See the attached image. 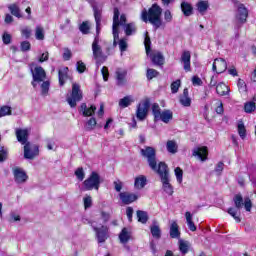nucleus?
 Listing matches in <instances>:
<instances>
[{"mask_svg": "<svg viewBox=\"0 0 256 256\" xmlns=\"http://www.w3.org/2000/svg\"><path fill=\"white\" fill-rule=\"evenodd\" d=\"M140 153L142 157L147 159L150 169L160 177L163 191L167 195H173V185H171L169 180V166L163 161L157 164V150L154 147L146 146L145 149L140 150Z\"/></svg>", "mask_w": 256, "mask_h": 256, "instance_id": "obj_1", "label": "nucleus"}, {"mask_svg": "<svg viewBox=\"0 0 256 256\" xmlns=\"http://www.w3.org/2000/svg\"><path fill=\"white\" fill-rule=\"evenodd\" d=\"M161 15H163V9L161 8V6H159V4L154 3L148 9V11L147 9L142 10L141 17L144 23H147L149 21V23L153 25L155 31H157V29H160V27L165 26L163 19H161Z\"/></svg>", "mask_w": 256, "mask_h": 256, "instance_id": "obj_2", "label": "nucleus"}, {"mask_svg": "<svg viewBox=\"0 0 256 256\" xmlns=\"http://www.w3.org/2000/svg\"><path fill=\"white\" fill-rule=\"evenodd\" d=\"M233 203H234V207L228 208L227 213L228 215L233 217L236 223H241V212L239 211H241L243 207L246 211L248 212L251 211L253 207V203L249 198H245L243 200V196L241 194H236L233 197Z\"/></svg>", "mask_w": 256, "mask_h": 256, "instance_id": "obj_3", "label": "nucleus"}, {"mask_svg": "<svg viewBox=\"0 0 256 256\" xmlns=\"http://www.w3.org/2000/svg\"><path fill=\"white\" fill-rule=\"evenodd\" d=\"M34 67V68H33ZM30 73L32 75V87H37L38 83H43L45 79H47V72L41 66H35V63L29 64Z\"/></svg>", "mask_w": 256, "mask_h": 256, "instance_id": "obj_4", "label": "nucleus"}, {"mask_svg": "<svg viewBox=\"0 0 256 256\" xmlns=\"http://www.w3.org/2000/svg\"><path fill=\"white\" fill-rule=\"evenodd\" d=\"M119 8H114V16H113V25H112V34L114 37V45H117V40H119V25H125L127 23V17L125 14L120 16L119 20Z\"/></svg>", "mask_w": 256, "mask_h": 256, "instance_id": "obj_5", "label": "nucleus"}, {"mask_svg": "<svg viewBox=\"0 0 256 256\" xmlns=\"http://www.w3.org/2000/svg\"><path fill=\"white\" fill-rule=\"evenodd\" d=\"M101 187V175L99 173L92 171L89 177L83 182L84 191H99Z\"/></svg>", "mask_w": 256, "mask_h": 256, "instance_id": "obj_6", "label": "nucleus"}, {"mask_svg": "<svg viewBox=\"0 0 256 256\" xmlns=\"http://www.w3.org/2000/svg\"><path fill=\"white\" fill-rule=\"evenodd\" d=\"M66 101L72 109L77 107V103L83 101V91L81 90V85L77 82L72 83V92Z\"/></svg>", "mask_w": 256, "mask_h": 256, "instance_id": "obj_7", "label": "nucleus"}, {"mask_svg": "<svg viewBox=\"0 0 256 256\" xmlns=\"http://www.w3.org/2000/svg\"><path fill=\"white\" fill-rule=\"evenodd\" d=\"M152 114L155 122L162 121L163 123H169L173 119V112L171 110L161 112V107L157 103L152 105Z\"/></svg>", "mask_w": 256, "mask_h": 256, "instance_id": "obj_8", "label": "nucleus"}, {"mask_svg": "<svg viewBox=\"0 0 256 256\" xmlns=\"http://www.w3.org/2000/svg\"><path fill=\"white\" fill-rule=\"evenodd\" d=\"M151 108V99L145 98L141 103L137 105L136 117L138 121H145L149 115V109Z\"/></svg>", "mask_w": 256, "mask_h": 256, "instance_id": "obj_9", "label": "nucleus"}, {"mask_svg": "<svg viewBox=\"0 0 256 256\" xmlns=\"http://www.w3.org/2000/svg\"><path fill=\"white\" fill-rule=\"evenodd\" d=\"M39 155V145L27 142L24 144V159L33 160Z\"/></svg>", "mask_w": 256, "mask_h": 256, "instance_id": "obj_10", "label": "nucleus"}, {"mask_svg": "<svg viewBox=\"0 0 256 256\" xmlns=\"http://www.w3.org/2000/svg\"><path fill=\"white\" fill-rule=\"evenodd\" d=\"M93 231L96 233L98 243H105L109 237V227L102 225L101 227L94 226Z\"/></svg>", "mask_w": 256, "mask_h": 256, "instance_id": "obj_11", "label": "nucleus"}, {"mask_svg": "<svg viewBox=\"0 0 256 256\" xmlns=\"http://www.w3.org/2000/svg\"><path fill=\"white\" fill-rule=\"evenodd\" d=\"M92 53H93V57L96 61H106L107 60V56L103 55V49L101 48V46L99 45V41L98 39H94L92 42Z\"/></svg>", "mask_w": 256, "mask_h": 256, "instance_id": "obj_12", "label": "nucleus"}, {"mask_svg": "<svg viewBox=\"0 0 256 256\" xmlns=\"http://www.w3.org/2000/svg\"><path fill=\"white\" fill-rule=\"evenodd\" d=\"M119 197L123 205H131L139 199V195L133 192H120Z\"/></svg>", "mask_w": 256, "mask_h": 256, "instance_id": "obj_13", "label": "nucleus"}, {"mask_svg": "<svg viewBox=\"0 0 256 256\" xmlns=\"http://www.w3.org/2000/svg\"><path fill=\"white\" fill-rule=\"evenodd\" d=\"M212 71L221 74L227 71V61L223 58H216L212 64Z\"/></svg>", "mask_w": 256, "mask_h": 256, "instance_id": "obj_14", "label": "nucleus"}, {"mask_svg": "<svg viewBox=\"0 0 256 256\" xmlns=\"http://www.w3.org/2000/svg\"><path fill=\"white\" fill-rule=\"evenodd\" d=\"M116 85L118 87H123L127 83V70L123 68H117L115 72Z\"/></svg>", "mask_w": 256, "mask_h": 256, "instance_id": "obj_15", "label": "nucleus"}, {"mask_svg": "<svg viewBox=\"0 0 256 256\" xmlns=\"http://www.w3.org/2000/svg\"><path fill=\"white\" fill-rule=\"evenodd\" d=\"M192 155L193 157H198L200 161H205L209 157V149L207 146L195 148Z\"/></svg>", "mask_w": 256, "mask_h": 256, "instance_id": "obj_16", "label": "nucleus"}, {"mask_svg": "<svg viewBox=\"0 0 256 256\" xmlns=\"http://www.w3.org/2000/svg\"><path fill=\"white\" fill-rule=\"evenodd\" d=\"M16 137H17V141L22 145H27V143H29L28 141L29 131H27V129H21V128L17 129Z\"/></svg>", "mask_w": 256, "mask_h": 256, "instance_id": "obj_17", "label": "nucleus"}, {"mask_svg": "<svg viewBox=\"0 0 256 256\" xmlns=\"http://www.w3.org/2000/svg\"><path fill=\"white\" fill-rule=\"evenodd\" d=\"M27 179H29V176H27V173H25V171L21 170V168L14 169V181L16 183H25Z\"/></svg>", "mask_w": 256, "mask_h": 256, "instance_id": "obj_18", "label": "nucleus"}, {"mask_svg": "<svg viewBox=\"0 0 256 256\" xmlns=\"http://www.w3.org/2000/svg\"><path fill=\"white\" fill-rule=\"evenodd\" d=\"M247 17H249V10L245 7V4L238 5V21L241 23H247Z\"/></svg>", "mask_w": 256, "mask_h": 256, "instance_id": "obj_19", "label": "nucleus"}, {"mask_svg": "<svg viewBox=\"0 0 256 256\" xmlns=\"http://www.w3.org/2000/svg\"><path fill=\"white\" fill-rule=\"evenodd\" d=\"M181 61L184 63V71L189 73V71H191V52L184 51L181 56Z\"/></svg>", "mask_w": 256, "mask_h": 256, "instance_id": "obj_20", "label": "nucleus"}, {"mask_svg": "<svg viewBox=\"0 0 256 256\" xmlns=\"http://www.w3.org/2000/svg\"><path fill=\"white\" fill-rule=\"evenodd\" d=\"M150 58L153 65H157L158 67H163V65H165V56H163L161 52L151 54Z\"/></svg>", "mask_w": 256, "mask_h": 256, "instance_id": "obj_21", "label": "nucleus"}, {"mask_svg": "<svg viewBox=\"0 0 256 256\" xmlns=\"http://www.w3.org/2000/svg\"><path fill=\"white\" fill-rule=\"evenodd\" d=\"M80 111H82V115L84 117H92L95 114V111H97V107H95V105H91L90 108H87V103H82Z\"/></svg>", "mask_w": 256, "mask_h": 256, "instance_id": "obj_22", "label": "nucleus"}, {"mask_svg": "<svg viewBox=\"0 0 256 256\" xmlns=\"http://www.w3.org/2000/svg\"><path fill=\"white\" fill-rule=\"evenodd\" d=\"M118 237H119L120 243L125 245L126 243H129V241L131 240V231L129 230V228L124 227L122 228Z\"/></svg>", "mask_w": 256, "mask_h": 256, "instance_id": "obj_23", "label": "nucleus"}, {"mask_svg": "<svg viewBox=\"0 0 256 256\" xmlns=\"http://www.w3.org/2000/svg\"><path fill=\"white\" fill-rule=\"evenodd\" d=\"M69 79V67H64L63 69L58 71V81L60 87H63L65 85V81Z\"/></svg>", "mask_w": 256, "mask_h": 256, "instance_id": "obj_24", "label": "nucleus"}, {"mask_svg": "<svg viewBox=\"0 0 256 256\" xmlns=\"http://www.w3.org/2000/svg\"><path fill=\"white\" fill-rule=\"evenodd\" d=\"M179 101L183 107H191V98L189 97L188 88H184L183 93L180 95Z\"/></svg>", "mask_w": 256, "mask_h": 256, "instance_id": "obj_25", "label": "nucleus"}, {"mask_svg": "<svg viewBox=\"0 0 256 256\" xmlns=\"http://www.w3.org/2000/svg\"><path fill=\"white\" fill-rule=\"evenodd\" d=\"M180 7L184 17H191L193 15V5L191 3L182 2Z\"/></svg>", "mask_w": 256, "mask_h": 256, "instance_id": "obj_26", "label": "nucleus"}, {"mask_svg": "<svg viewBox=\"0 0 256 256\" xmlns=\"http://www.w3.org/2000/svg\"><path fill=\"white\" fill-rule=\"evenodd\" d=\"M170 237L171 239H179L181 237V232L179 231V224L173 221L170 225Z\"/></svg>", "mask_w": 256, "mask_h": 256, "instance_id": "obj_27", "label": "nucleus"}, {"mask_svg": "<svg viewBox=\"0 0 256 256\" xmlns=\"http://www.w3.org/2000/svg\"><path fill=\"white\" fill-rule=\"evenodd\" d=\"M229 86L225 83L220 82L216 85V93L220 95V97H225V95H229Z\"/></svg>", "mask_w": 256, "mask_h": 256, "instance_id": "obj_28", "label": "nucleus"}, {"mask_svg": "<svg viewBox=\"0 0 256 256\" xmlns=\"http://www.w3.org/2000/svg\"><path fill=\"white\" fill-rule=\"evenodd\" d=\"M197 11L200 15H205L209 9V1L200 0L196 3Z\"/></svg>", "mask_w": 256, "mask_h": 256, "instance_id": "obj_29", "label": "nucleus"}, {"mask_svg": "<svg viewBox=\"0 0 256 256\" xmlns=\"http://www.w3.org/2000/svg\"><path fill=\"white\" fill-rule=\"evenodd\" d=\"M8 9L14 17H17V19H21L23 17V14H21V8H19V5L17 3L10 4L8 6Z\"/></svg>", "mask_w": 256, "mask_h": 256, "instance_id": "obj_30", "label": "nucleus"}, {"mask_svg": "<svg viewBox=\"0 0 256 256\" xmlns=\"http://www.w3.org/2000/svg\"><path fill=\"white\" fill-rule=\"evenodd\" d=\"M136 217L138 219V223H142V225H145L147 221H149V214L143 210H137Z\"/></svg>", "mask_w": 256, "mask_h": 256, "instance_id": "obj_31", "label": "nucleus"}, {"mask_svg": "<svg viewBox=\"0 0 256 256\" xmlns=\"http://www.w3.org/2000/svg\"><path fill=\"white\" fill-rule=\"evenodd\" d=\"M185 217H186V223L188 225V229H190V231H197V226H195V222H193V215L191 214V212L187 211L185 213Z\"/></svg>", "mask_w": 256, "mask_h": 256, "instance_id": "obj_32", "label": "nucleus"}, {"mask_svg": "<svg viewBox=\"0 0 256 256\" xmlns=\"http://www.w3.org/2000/svg\"><path fill=\"white\" fill-rule=\"evenodd\" d=\"M145 185H147V177L140 175L135 178L134 186L136 187V189H143Z\"/></svg>", "mask_w": 256, "mask_h": 256, "instance_id": "obj_33", "label": "nucleus"}, {"mask_svg": "<svg viewBox=\"0 0 256 256\" xmlns=\"http://www.w3.org/2000/svg\"><path fill=\"white\" fill-rule=\"evenodd\" d=\"M179 251L182 253V255H187L189 253V247L190 244L188 241L185 240H179Z\"/></svg>", "mask_w": 256, "mask_h": 256, "instance_id": "obj_34", "label": "nucleus"}, {"mask_svg": "<svg viewBox=\"0 0 256 256\" xmlns=\"http://www.w3.org/2000/svg\"><path fill=\"white\" fill-rule=\"evenodd\" d=\"M179 147L177 146V142H175V140H168L166 143V149L168 151V153H172L175 154L177 153V149Z\"/></svg>", "mask_w": 256, "mask_h": 256, "instance_id": "obj_35", "label": "nucleus"}, {"mask_svg": "<svg viewBox=\"0 0 256 256\" xmlns=\"http://www.w3.org/2000/svg\"><path fill=\"white\" fill-rule=\"evenodd\" d=\"M160 73L156 69L148 68L146 70V79L148 81H153L156 77H159Z\"/></svg>", "mask_w": 256, "mask_h": 256, "instance_id": "obj_36", "label": "nucleus"}, {"mask_svg": "<svg viewBox=\"0 0 256 256\" xmlns=\"http://www.w3.org/2000/svg\"><path fill=\"white\" fill-rule=\"evenodd\" d=\"M132 102L133 99H131V96H125L124 98L119 100V107H121L122 109H126V107H129Z\"/></svg>", "mask_w": 256, "mask_h": 256, "instance_id": "obj_37", "label": "nucleus"}, {"mask_svg": "<svg viewBox=\"0 0 256 256\" xmlns=\"http://www.w3.org/2000/svg\"><path fill=\"white\" fill-rule=\"evenodd\" d=\"M151 235L154 239H159L161 237V228L157 225H153L150 227Z\"/></svg>", "mask_w": 256, "mask_h": 256, "instance_id": "obj_38", "label": "nucleus"}, {"mask_svg": "<svg viewBox=\"0 0 256 256\" xmlns=\"http://www.w3.org/2000/svg\"><path fill=\"white\" fill-rule=\"evenodd\" d=\"M96 126H97V119H95L94 117H92V118H90V119L86 122L85 129H86V131H93V129H95Z\"/></svg>", "mask_w": 256, "mask_h": 256, "instance_id": "obj_39", "label": "nucleus"}, {"mask_svg": "<svg viewBox=\"0 0 256 256\" xmlns=\"http://www.w3.org/2000/svg\"><path fill=\"white\" fill-rule=\"evenodd\" d=\"M36 39L38 41H43L45 39V30L41 26L36 27V32H35Z\"/></svg>", "mask_w": 256, "mask_h": 256, "instance_id": "obj_40", "label": "nucleus"}, {"mask_svg": "<svg viewBox=\"0 0 256 256\" xmlns=\"http://www.w3.org/2000/svg\"><path fill=\"white\" fill-rule=\"evenodd\" d=\"M79 30L83 35H89L91 31V27L89 26V22H82L79 26Z\"/></svg>", "mask_w": 256, "mask_h": 256, "instance_id": "obj_41", "label": "nucleus"}, {"mask_svg": "<svg viewBox=\"0 0 256 256\" xmlns=\"http://www.w3.org/2000/svg\"><path fill=\"white\" fill-rule=\"evenodd\" d=\"M237 87L239 93H247V84L245 83V80L239 78L237 82Z\"/></svg>", "mask_w": 256, "mask_h": 256, "instance_id": "obj_42", "label": "nucleus"}, {"mask_svg": "<svg viewBox=\"0 0 256 256\" xmlns=\"http://www.w3.org/2000/svg\"><path fill=\"white\" fill-rule=\"evenodd\" d=\"M135 31H136L135 24L128 23L125 25V34L127 35V37L133 35Z\"/></svg>", "mask_w": 256, "mask_h": 256, "instance_id": "obj_43", "label": "nucleus"}, {"mask_svg": "<svg viewBox=\"0 0 256 256\" xmlns=\"http://www.w3.org/2000/svg\"><path fill=\"white\" fill-rule=\"evenodd\" d=\"M76 71L78 73H80V75L85 73L87 71V65H85L84 62L81 61V60L77 61V63H76Z\"/></svg>", "mask_w": 256, "mask_h": 256, "instance_id": "obj_44", "label": "nucleus"}, {"mask_svg": "<svg viewBox=\"0 0 256 256\" xmlns=\"http://www.w3.org/2000/svg\"><path fill=\"white\" fill-rule=\"evenodd\" d=\"M144 46L146 49V54L149 55V53H151V37H149L148 32H146V36L144 39Z\"/></svg>", "mask_w": 256, "mask_h": 256, "instance_id": "obj_45", "label": "nucleus"}, {"mask_svg": "<svg viewBox=\"0 0 256 256\" xmlns=\"http://www.w3.org/2000/svg\"><path fill=\"white\" fill-rule=\"evenodd\" d=\"M238 134L241 137V139H245V137H247V128H245V124H238Z\"/></svg>", "mask_w": 256, "mask_h": 256, "instance_id": "obj_46", "label": "nucleus"}, {"mask_svg": "<svg viewBox=\"0 0 256 256\" xmlns=\"http://www.w3.org/2000/svg\"><path fill=\"white\" fill-rule=\"evenodd\" d=\"M176 180L178 183H183V169L181 167H176L174 170Z\"/></svg>", "mask_w": 256, "mask_h": 256, "instance_id": "obj_47", "label": "nucleus"}, {"mask_svg": "<svg viewBox=\"0 0 256 256\" xmlns=\"http://www.w3.org/2000/svg\"><path fill=\"white\" fill-rule=\"evenodd\" d=\"M255 109H256L255 102H247L244 105L245 113H253V111H255Z\"/></svg>", "mask_w": 256, "mask_h": 256, "instance_id": "obj_48", "label": "nucleus"}, {"mask_svg": "<svg viewBox=\"0 0 256 256\" xmlns=\"http://www.w3.org/2000/svg\"><path fill=\"white\" fill-rule=\"evenodd\" d=\"M74 175L77 177L78 181H83V179H85V171L83 170V167L77 168Z\"/></svg>", "mask_w": 256, "mask_h": 256, "instance_id": "obj_49", "label": "nucleus"}, {"mask_svg": "<svg viewBox=\"0 0 256 256\" xmlns=\"http://www.w3.org/2000/svg\"><path fill=\"white\" fill-rule=\"evenodd\" d=\"M170 87H171L172 93H178L179 87H181V80L178 79V80L172 82Z\"/></svg>", "mask_w": 256, "mask_h": 256, "instance_id": "obj_50", "label": "nucleus"}, {"mask_svg": "<svg viewBox=\"0 0 256 256\" xmlns=\"http://www.w3.org/2000/svg\"><path fill=\"white\" fill-rule=\"evenodd\" d=\"M93 11H94L95 23H101V17H102L101 10H99V8H97V7H94Z\"/></svg>", "mask_w": 256, "mask_h": 256, "instance_id": "obj_51", "label": "nucleus"}, {"mask_svg": "<svg viewBox=\"0 0 256 256\" xmlns=\"http://www.w3.org/2000/svg\"><path fill=\"white\" fill-rule=\"evenodd\" d=\"M51 83H49V81H43L41 84V91H42V95H47V93H49V87H50Z\"/></svg>", "mask_w": 256, "mask_h": 256, "instance_id": "obj_52", "label": "nucleus"}, {"mask_svg": "<svg viewBox=\"0 0 256 256\" xmlns=\"http://www.w3.org/2000/svg\"><path fill=\"white\" fill-rule=\"evenodd\" d=\"M6 115H11V107L2 106L0 108V117H6Z\"/></svg>", "mask_w": 256, "mask_h": 256, "instance_id": "obj_53", "label": "nucleus"}, {"mask_svg": "<svg viewBox=\"0 0 256 256\" xmlns=\"http://www.w3.org/2000/svg\"><path fill=\"white\" fill-rule=\"evenodd\" d=\"M217 105L218 106L215 108L217 115H223V113H225V108H223V101L218 100Z\"/></svg>", "mask_w": 256, "mask_h": 256, "instance_id": "obj_54", "label": "nucleus"}, {"mask_svg": "<svg viewBox=\"0 0 256 256\" xmlns=\"http://www.w3.org/2000/svg\"><path fill=\"white\" fill-rule=\"evenodd\" d=\"M133 213H134L133 207L128 206L126 208V217L129 221V223H133Z\"/></svg>", "mask_w": 256, "mask_h": 256, "instance_id": "obj_55", "label": "nucleus"}, {"mask_svg": "<svg viewBox=\"0 0 256 256\" xmlns=\"http://www.w3.org/2000/svg\"><path fill=\"white\" fill-rule=\"evenodd\" d=\"M21 51H31V42L30 41H23L20 44Z\"/></svg>", "mask_w": 256, "mask_h": 256, "instance_id": "obj_56", "label": "nucleus"}, {"mask_svg": "<svg viewBox=\"0 0 256 256\" xmlns=\"http://www.w3.org/2000/svg\"><path fill=\"white\" fill-rule=\"evenodd\" d=\"M7 150H5V147L0 146V163H3V161L7 160Z\"/></svg>", "mask_w": 256, "mask_h": 256, "instance_id": "obj_57", "label": "nucleus"}, {"mask_svg": "<svg viewBox=\"0 0 256 256\" xmlns=\"http://www.w3.org/2000/svg\"><path fill=\"white\" fill-rule=\"evenodd\" d=\"M84 208L89 209L93 205V199L91 196L84 197Z\"/></svg>", "mask_w": 256, "mask_h": 256, "instance_id": "obj_58", "label": "nucleus"}, {"mask_svg": "<svg viewBox=\"0 0 256 256\" xmlns=\"http://www.w3.org/2000/svg\"><path fill=\"white\" fill-rule=\"evenodd\" d=\"M101 73L104 81H109V68L107 66L102 67Z\"/></svg>", "mask_w": 256, "mask_h": 256, "instance_id": "obj_59", "label": "nucleus"}, {"mask_svg": "<svg viewBox=\"0 0 256 256\" xmlns=\"http://www.w3.org/2000/svg\"><path fill=\"white\" fill-rule=\"evenodd\" d=\"M127 41L125 39H120L119 40V49L121 53L127 51Z\"/></svg>", "mask_w": 256, "mask_h": 256, "instance_id": "obj_60", "label": "nucleus"}, {"mask_svg": "<svg viewBox=\"0 0 256 256\" xmlns=\"http://www.w3.org/2000/svg\"><path fill=\"white\" fill-rule=\"evenodd\" d=\"M11 34L5 32L3 35H2V40H3V43L4 45H9L11 43Z\"/></svg>", "mask_w": 256, "mask_h": 256, "instance_id": "obj_61", "label": "nucleus"}, {"mask_svg": "<svg viewBox=\"0 0 256 256\" xmlns=\"http://www.w3.org/2000/svg\"><path fill=\"white\" fill-rule=\"evenodd\" d=\"M73 57V54L69 50V48H65L64 53H63V59L64 61H70V59Z\"/></svg>", "mask_w": 256, "mask_h": 256, "instance_id": "obj_62", "label": "nucleus"}, {"mask_svg": "<svg viewBox=\"0 0 256 256\" xmlns=\"http://www.w3.org/2000/svg\"><path fill=\"white\" fill-rule=\"evenodd\" d=\"M164 20L166 23H171L173 21V15L171 14V10H166L164 12Z\"/></svg>", "mask_w": 256, "mask_h": 256, "instance_id": "obj_63", "label": "nucleus"}, {"mask_svg": "<svg viewBox=\"0 0 256 256\" xmlns=\"http://www.w3.org/2000/svg\"><path fill=\"white\" fill-rule=\"evenodd\" d=\"M192 84L193 85H198L199 87H201V85H203V80H201V78H199V76H193L192 77Z\"/></svg>", "mask_w": 256, "mask_h": 256, "instance_id": "obj_64", "label": "nucleus"}]
</instances>
